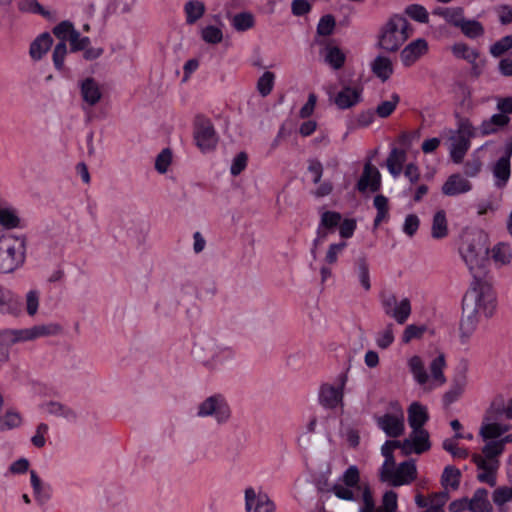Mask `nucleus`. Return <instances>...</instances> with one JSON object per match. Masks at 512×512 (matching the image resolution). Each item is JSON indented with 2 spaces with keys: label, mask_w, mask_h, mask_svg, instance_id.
I'll use <instances>...</instances> for the list:
<instances>
[{
  "label": "nucleus",
  "mask_w": 512,
  "mask_h": 512,
  "mask_svg": "<svg viewBox=\"0 0 512 512\" xmlns=\"http://www.w3.org/2000/svg\"><path fill=\"white\" fill-rule=\"evenodd\" d=\"M488 248L481 235H466L460 247V254L474 280L462 300V335L470 336L476 329L479 316L491 317L495 310V295L489 284L479 277L486 260Z\"/></svg>",
  "instance_id": "f257e3e1"
},
{
  "label": "nucleus",
  "mask_w": 512,
  "mask_h": 512,
  "mask_svg": "<svg viewBox=\"0 0 512 512\" xmlns=\"http://www.w3.org/2000/svg\"><path fill=\"white\" fill-rule=\"evenodd\" d=\"M331 492L340 500H359L358 512H397V493L393 490L385 492L381 505L377 507L372 488L368 483L361 482L360 470L356 465H350L343 472Z\"/></svg>",
  "instance_id": "f03ea898"
},
{
  "label": "nucleus",
  "mask_w": 512,
  "mask_h": 512,
  "mask_svg": "<svg viewBox=\"0 0 512 512\" xmlns=\"http://www.w3.org/2000/svg\"><path fill=\"white\" fill-rule=\"evenodd\" d=\"M412 33L413 29L408 20L395 14L381 27L377 45L386 52H396Z\"/></svg>",
  "instance_id": "7ed1b4c3"
},
{
  "label": "nucleus",
  "mask_w": 512,
  "mask_h": 512,
  "mask_svg": "<svg viewBox=\"0 0 512 512\" xmlns=\"http://www.w3.org/2000/svg\"><path fill=\"white\" fill-rule=\"evenodd\" d=\"M25 252L24 236L11 233L0 236V273H11L22 266Z\"/></svg>",
  "instance_id": "20e7f679"
},
{
  "label": "nucleus",
  "mask_w": 512,
  "mask_h": 512,
  "mask_svg": "<svg viewBox=\"0 0 512 512\" xmlns=\"http://www.w3.org/2000/svg\"><path fill=\"white\" fill-rule=\"evenodd\" d=\"M449 153L452 161L459 164L463 161L471 146V139L477 136V129L469 119L460 118L456 130H449Z\"/></svg>",
  "instance_id": "39448f33"
},
{
  "label": "nucleus",
  "mask_w": 512,
  "mask_h": 512,
  "mask_svg": "<svg viewBox=\"0 0 512 512\" xmlns=\"http://www.w3.org/2000/svg\"><path fill=\"white\" fill-rule=\"evenodd\" d=\"M60 331L56 324L35 325L25 329H6L0 333V342L4 345H12L17 342L30 341L39 337L54 335Z\"/></svg>",
  "instance_id": "423d86ee"
},
{
  "label": "nucleus",
  "mask_w": 512,
  "mask_h": 512,
  "mask_svg": "<svg viewBox=\"0 0 512 512\" xmlns=\"http://www.w3.org/2000/svg\"><path fill=\"white\" fill-rule=\"evenodd\" d=\"M197 416L201 418L213 417L218 424H223L230 419L231 409L223 395L214 394L198 405Z\"/></svg>",
  "instance_id": "0eeeda50"
},
{
  "label": "nucleus",
  "mask_w": 512,
  "mask_h": 512,
  "mask_svg": "<svg viewBox=\"0 0 512 512\" xmlns=\"http://www.w3.org/2000/svg\"><path fill=\"white\" fill-rule=\"evenodd\" d=\"M416 477L417 468L413 460L404 461L397 467L390 466L385 470L379 471L380 480L394 487L408 485L413 482Z\"/></svg>",
  "instance_id": "6e6552de"
},
{
  "label": "nucleus",
  "mask_w": 512,
  "mask_h": 512,
  "mask_svg": "<svg viewBox=\"0 0 512 512\" xmlns=\"http://www.w3.org/2000/svg\"><path fill=\"white\" fill-rule=\"evenodd\" d=\"M375 421L388 437H400L405 431L404 411L398 403H392L391 411L375 417Z\"/></svg>",
  "instance_id": "1a4fd4ad"
},
{
  "label": "nucleus",
  "mask_w": 512,
  "mask_h": 512,
  "mask_svg": "<svg viewBox=\"0 0 512 512\" xmlns=\"http://www.w3.org/2000/svg\"><path fill=\"white\" fill-rule=\"evenodd\" d=\"M381 305L384 313L401 325L408 320L412 312L411 302L408 298L398 300L391 293L382 295Z\"/></svg>",
  "instance_id": "9d476101"
},
{
  "label": "nucleus",
  "mask_w": 512,
  "mask_h": 512,
  "mask_svg": "<svg viewBox=\"0 0 512 512\" xmlns=\"http://www.w3.org/2000/svg\"><path fill=\"white\" fill-rule=\"evenodd\" d=\"M245 512H275L276 505L261 488L252 486L244 490Z\"/></svg>",
  "instance_id": "9b49d317"
},
{
  "label": "nucleus",
  "mask_w": 512,
  "mask_h": 512,
  "mask_svg": "<svg viewBox=\"0 0 512 512\" xmlns=\"http://www.w3.org/2000/svg\"><path fill=\"white\" fill-rule=\"evenodd\" d=\"M194 140L202 152L213 150L217 145V136L209 119L197 117L194 127Z\"/></svg>",
  "instance_id": "f8f14e48"
},
{
  "label": "nucleus",
  "mask_w": 512,
  "mask_h": 512,
  "mask_svg": "<svg viewBox=\"0 0 512 512\" xmlns=\"http://www.w3.org/2000/svg\"><path fill=\"white\" fill-rule=\"evenodd\" d=\"M339 386L334 387L330 384H323L319 389V403L326 409H334L343 401V388L347 382V374L339 376Z\"/></svg>",
  "instance_id": "ddd939ff"
},
{
  "label": "nucleus",
  "mask_w": 512,
  "mask_h": 512,
  "mask_svg": "<svg viewBox=\"0 0 512 512\" xmlns=\"http://www.w3.org/2000/svg\"><path fill=\"white\" fill-rule=\"evenodd\" d=\"M502 443L498 440L489 441L482 448V454H474L473 462L478 469L497 470L499 462L496 459L503 453Z\"/></svg>",
  "instance_id": "4468645a"
},
{
  "label": "nucleus",
  "mask_w": 512,
  "mask_h": 512,
  "mask_svg": "<svg viewBox=\"0 0 512 512\" xmlns=\"http://www.w3.org/2000/svg\"><path fill=\"white\" fill-rule=\"evenodd\" d=\"M342 216L338 212L325 211L321 215L320 224L317 229V236L313 241V248L311 253L315 257L316 248L325 242L328 233L334 231V229L340 224Z\"/></svg>",
  "instance_id": "2eb2a0df"
},
{
  "label": "nucleus",
  "mask_w": 512,
  "mask_h": 512,
  "mask_svg": "<svg viewBox=\"0 0 512 512\" xmlns=\"http://www.w3.org/2000/svg\"><path fill=\"white\" fill-rule=\"evenodd\" d=\"M429 433L426 429L420 428L412 430L409 438L402 441L401 449L404 454L415 452L421 454L430 449Z\"/></svg>",
  "instance_id": "dca6fc26"
},
{
  "label": "nucleus",
  "mask_w": 512,
  "mask_h": 512,
  "mask_svg": "<svg viewBox=\"0 0 512 512\" xmlns=\"http://www.w3.org/2000/svg\"><path fill=\"white\" fill-rule=\"evenodd\" d=\"M428 52V43L423 38L410 42L400 53V59L405 67H411Z\"/></svg>",
  "instance_id": "f3484780"
},
{
  "label": "nucleus",
  "mask_w": 512,
  "mask_h": 512,
  "mask_svg": "<svg viewBox=\"0 0 512 512\" xmlns=\"http://www.w3.org/2000/svg\"><path fill=\"white\" fill-rule=\"evenodd\" d=\"M381 186V175L379 170L373 166L370 162L364 165L363 173L357 183V189L360 192H365L370 189L372 192H376Z\"/></svg>",
  "instance_id": "a211bd4d"
},
{
  "label": "nucleus",
  "mask_w": 512,
  "mask_h": 512,
  "mask_svg": "<svg viewBox=\"0 0 512 512\" xmlns=\"http://www.w3.org/2000/svg\"><path fill=\"white\" fill-rule=\"evenodd\" d=\"M472 184L461 174L450 175L442 185L441 191L445 196L453 197L471 191Z\"/></svg>",
  "instance_id": "6ab92c4d"
},
{
  "label": "nucleus",
  "mask_w": 512,
  "mask_h": 512,
  "mask_svg": "<svg viewBox=\"0 0 512 512\" xmlns=\"http://www.w3.org/2000/svg\"><path fill=\"white\" fill-rule=\"evenodd\" d=\"M491 411H488L485 415L483 422L480 427L479 434L483 438V440H492L499 438L501 435L510 430V425L500 424L496 422H492V417L490 416Z\"/></svg>",
  "instance_id": "aec40b11"
},
{
  "label": "nucleus",
  "mask_w": 512,
  "mask_h": 512,
  "mask_svg": "<svg viewBox=\"0 0 512 512\" xmlns=\"http://www.w3.org/2000/svg\"><path fill=\"white\" fill-rule=\"evenodd\" d=\"M362 100V89L358 87H344L341 91H339L335 98L334 102L339 109H348L356 104H358Z\"/></svg>",
  "instance_id": "412c9836"
},
{
  "label": "nucleus",
  "mask_w": 512,
  "mask_h": 512,
  "mask_svg": "<svg viewBox=\"0 0 512 512\" xmlns=\"http://www.w3.org/2000/svg\"><path fill=\"white\" fill-rule=\"evenodd\" d=\"M80 91L83 101L90 107L95 106L102 98L99 84L92 77H88L81 82Z\"/></svg>",
  "instance_id": "4be33fe9"
},
{
  "label": "nucleus",
  "mask_w": 512,
  "mask_h": 512,
  "mask_svg": "<svg viewBox=\"0 0 512 512\" xmlns=\"http://www.w3.org/2000/svg\"><path fill=\"white\" fill-rule=\"evenodd\" d=\"M429 419L427 408L418 402H413L408 408V423L412 430L423 428Z\"/></svg>",
  "instance_id": "5701e85b"
},
{
  "label": "nucleus",
  "mask_w": 512,
  "mask_h": 512,
  "mask_svg": "<svg viewBox=\"0 0 512 512\" xmlns=\"http://www.w3.org/2000/svg\"><path fill=\"white\" fill-rule=\"evenodd\" d=\"M492 174L495 179V186L497 188L505 187L511 175L510 160L500 157L492 166Z\"/></svg>",
  "instance_id": "b1692460"
},
{
  "label": "nucleus",
  "mask_w": 512,
  "mask_h": 512,
  "mask_svg": "<svg viewBox=\"0 0 512 512\" xmlns=\"http://www.w3.org/2000/svg\"><path fill=\"white\" fill-rule=\"evenodd\" d=\"M234 353L228 347H216L213 350L211 359L207 360L204 364L211 370H216L224 366L227 362L233 359Z\"/></svg>",
  "instance_id": "393cba45"
},
{
  "label": "nucleus",
  "mask_w": 512,
  "mask_h": 512,
  "mask_svg": "<svg viewBox=\"0 0 512 512\" xmlns=\"http://www.w3.org/2000/svg\"><path fill=\"white\" fill-rule=\"evenodd\" d=\"M53 39L49 33H42L30 45V56L34 60H40L52 46Z\"/></svg>",
  "instance_id": "a878e982"
},
{
  "label": "nucleus",
  "mask_w": 512,
  "mask_h": 512,
  "mask_svg": "<svg viewBox=\"0 0 512 512\" xmlns=\"http://www.w3.org/2000/svg\"><path fill=\"white\" fill-rule=\"evenodd\" d=\"M471 512H492V505L488 500V491L484 488L477 489L469 500Z\"/></svg>",
  "instance_id": "bb28decb"
},
{
  "label": "nucleus",
  "mask_w": 512,
  "mask_h": 512,
  "mask_svg": "<svg viewBox=\"0 0 512 512\" xmlns=\"http://www.w3.org/2000/svg\"><path fill=\"white\" fill-rule=\"evenodd\" d=\"M406 152L405 150L393 148L387 158L386 164L389 172L397 177L400 175L403 164L406 161Z\"/></svg>",
  "instance_id": "cd10ccee"
},
{
  "label": "nucleus",
  "mask_w": 512,
  "mask_h": 512,
  "mask_svg": "<svg viewBox=\"0 0 512 512\" xmlns=\"http://www.w3.org/2000/svg\"><path fill=\"white\" fill-rule=\"evenodd\" d=\"M373 73L383 82L388 80L393 73V65L391 60L386 56H377L372 65Z\"/></svg>",
  "instance_id": "c85d7f7f"
},
{
  "label": "nucleus",
  "mask_w": 512,
  "mask_h": 512,
  "mask_svg": "<svg viewBox=\"0 0 512 512\" xmlns=\"http://www.w3.org/2000/svg\"><path fill=\"white\" fill-rule=\"evenodd\" d=\"M448 235V222L444 210L437 211L433 216L431 236L434 239H443Z\"/></svg>",
  "instance_id": "c756f323"
},
{
  "label": "nucleus",
  "mask_w": 512,
  "mask_h": 512,
  "mask_svg": "<svg viewBox=\"0 0 512 512\" xmlns=\"http://www.w3.org/2000/svg\"><path fill=\"white\" fill-rule=\"evenodd\" d=\"M41 409L46 414L63 417L67 420L76 419V414L71 408L66 407L58 402H47L41 406Z\"/></svg>",
  "instance_id": "7c9ffc66"
},
{
  "label": "nucleus",
  "mask_w": 512,
  "mask_h": 512,
  "mask_svg": "<svg viewBox=\"0 0 512 512\" xmlns=\"http://www.w3.org/2000/svg\"><path fill=\"white\" fill-rule=\"evenodd\" d=\"M466 387L465 376H460L454 379L450 389L443 395V402L445 406L451 405L453 402L463 394Z\"/></svg>",
  "instance_id": "2f4dec72"
},
{
  "label": "nucleus",
  "mask_w": 512,
  "mask_h": 512,
  "mask_svg": "<svg viewBox=\"0 0 512 512\" xmlns=\"http://www.w3.org/2000/svg\"><path fill=\"white\" fill-rule=\"evenodd\" d=\"M187 24H194L205 13V5L199 0H190L184 5Z\"/></svg>",
  "instance_id": "473e14b6"
},
{
  "label": "nucleus",
  "mask_w": 512,
  "mask_h": 512,
  "mask_svg": "<svg viewBox=\"0 0 512 512\" xmlns=\"http://www.w3.org/2000/svg\"><path fill=\"white\" fill-rule=\"evenodd\" d=\"M492 259L499 266L510 264L512 260V249L507 243H498L492 248Z\"/></svg>",
  "instance_id": "72a5a7b5"
},
{
  "label": "nucleus",
  "mask_w": 512,
  "mask_h": 512,
  "mask_svg": "<svg viewBox=\"0 0 512 512\" xmlns=\"http://www.w3.org/2000/svg\"><path fill=\"white\" fill-rule=\"evenodd\" d=\"M408 366L417 383H419L420 385H424L427 383L428 374L425 370L423 361L419 356L411 357L408 361Z\"/></svg>",
  "instance_id": "f704fd0d"
},
{
  "label": "nucleus",
  "mask_w": 512,
  "mask_h": 512,
  "mask_svg": "<svg viewBox=\"0 0 512 512\" xmlns=\"http://www.w3.org/2000/svg\"><path fill=\"white\" fill-rule=\"evenodd\" d=\"M445 366L446 361L444 354H439L430 363L431 376L433 381H435L437 385H443L444 383H446V378L443 374V369L445 368Z\"/></svg>",
  "instance_id": "c9c22d12"
},
{
  "label": "nucleus",
  "mask_w": 512,
  "mask_h": 512,
  "mask_svg": "<svg viewBox=\"0 0 512 512\" xmlns=\"http://www.w3.org/2000/svg\"><path fill=\"white\" fill-rule=\"evenodd\" d=\"M459 28L461 29L462 33L470 39L481 37L485 32L483 25L477 20L464 19Z\"/></svg>",
  "instance_id": "e433bc0d"
},
{
  "label": "nucleus",
  "mask_w": 512,
  "mask_h": 512,
  "mask_svg": "<svg viewBox=\"0 0 512 512\" xmlns=\"http://www.w3.org/2000/svg\"><path fill=\"white\" fill-rule=\"evenodd\" d=\"M451 50L455 57L464 59L469 63H474L479 56L475 49L465 43H456L452 46Z\"/></svg>",
  "instance_id": "4c0bfd02"
},
{
  "label": "nucleus",
  "mask_w": 512,
  "mask_h": 512,
  "mask_svg": "<svg viewBox=\"0 0 512 512\" xmlns=\"http://www.w3.org/2000/svg\"><path fill=\"white\" fill-rule=\"evenodd\" d=\"M402 442L397 440H387L381 447V453L385 457V461L382 464L380 470H385L390 466H395V460L393 457V450L395 448H401Z\"/></svg>",
  "instance_id": "58836bf2"
},
{
  "label": "nucleus",
  "mask_w": 512,
  "mask_h": 512,
  "mask_svg": "<svg viewBox=\"0 0 512 512\" xmlns=\"http://www.w3.org/2000/svg\"><path fill=\"white\" fill-rule=\"evenodd\" d=\"M345 54L335 46L326 47L325 61L334 69H340L345 63Z\"/></svg>",
  "instance_id": "ea45409f"
},
{
  "label": "nucleus",
  "mask_w": 512,
  "mask_h": 512,
  "mask_svg": "<svg viewBox=\"0 0 512 512\" xmlns=\"http://www.w3.org/2000/svg\"><path fill=\"white\" fill-rule=\"evenodd\" d=\"M356 273L362 287L369 291L371 288L369 265L365 257H360L356 260Z\"/></svg>",
  "instance_id": "a19ab883"
},
{
  "label": "nucleus",
  "mask_w": 512,
  "mask_h": 512,
  "mask_svg": "<svg viewBox=\"0 0 512 512\" xmlns=\"http://www.w3.org/2000/svg\"><path fill=\"white\" fill-rule=\"evenodd\" d=\"M460 476L461 473L459 469L453 466H447L442 473L441 483L445 488L451 487L452 489H457L460 484Z\"/></svg>",
  "instance_id": "79ce46f5"
},
{
  "label": "nucleus",
  "mask_w": 512,
  "mask_h": 512,
  "mask_svg": "<svg viewBox=\"0 0 512 512\" xmlns=\"http://www.w3.org/2000/svg\"><path fill=\"white\" fill-rule=\"evenodd\" d=\"M399 102H400V96L397 93H393L390 96L389 100L381 102L376 107L375 113L380 118H387L394 112V110L396 109Z\"/></svg>",
  "instance_id": "37998d69"
},
{
  "label": "nucleus",
  "mask_w": 512,
  "mask_h": 512,
  "mask_svg": "<svg viewBox=\"0 0 512 512\" xmlns=\"http://www.w3.org/2000/svg\"><path fill=\"white\" fill-rule=\"evenodd\" d=\"M254 16L249 12H242L234 15L232 26L237 31H246L254 26Z\"/></svg>",
  "instance_id": "c03bdc74"
},
{
  "label": "nucleus",
  "mask_w": 512,
  "mask_h": 512,
  "mask_svg": "<svg viewBox=\"0 0 512 512\" xmlns=\"http://www.w3.org/2000/svg\"><path fill=\"white\" fill-rule=\"evenodd\" d=\"M30 480H31V485L33 487L34 494H35L36 498L41 503L47 501L50 497L49 489L43 486L41 479L38 477L37 473L33 470L30 471Z\"/></svg>",
  "instance_id": "a18cd8bd"
},
{
  "label": "nucleus",
  "mask_w": 512,
  "mask_h": 512,
  "mask_svg": "<svg viewBox=\"0 0 512 512\" xmlns=\"http://www.w3.org/2000/svg\"><path fill=\"white\" fill-rule=\"evenodd\" d=\"M275 74L270 71H266L257 81V90L261 96H268L274 87Z\"/></svg>",
  "instance_id": "49530a36"
},
{
  "label": "nucleus",
  "mask_w": 512,
  "mask_h": 512,
  "mask_svg": "<svg viewBox=\"0 0 512 512\" xmlns=\"http://www.w3.org/2000/svg\"><path fill=\"white\" fill-rule=\"evenodd\" d=\"M77 30L74 28L73 24L70 21H62L58 25H56L53 29V34L60 40V42L66 43L68 40L72 38L73 32Z\"/></svg>",
  "instance_id": "de8ad7c7"
},
{
  "label": "nucleus",
  "mask_w": 512,
  "mask_h": 512,
  "mask_svg": "<svg viewBox=\"0 0 512 512\" xmlns=\"http://www.w3.org/2000/svg\"><path fill=\"white\" fill-rule=\"evenodd\" d=\"M394 341V325L389 323L377 334L376 343L381 349L388 348Z\"/></svg>",
  "instance_id": "09e8293b"
},
{
  "label": "nucleus",
  "mask_w": 512,
  "mask_h": 512,
  "mask_svg": "<svg viewBox=\"0 0 512 512\" xmlns=\"http://www.w3.org/2000/svg\"><path fill=\"white\" fill-rule=\"evenodd\" d=\"M405 13L413 20L420 23H427L429 15L424 6L411 4L405 8Z\"/></svg>",
  "instance_id": "8fccbe9b"
},
{
  "label": "nucleus",
  "mask_w": 512,
  "mask_h": 512,
  "mask_svg": "<svg viewBox=\"0 0 512 512\" xmlns=\"http://www.w3.org/2000/svg\"><path fill=\"white\" fill-rule=\"evenodd\" d=\"M20 423V415L15 411L8 410L3 416H0V431L15 428L19 426Z\"/></svg>",
  "instance_id": "3c124183"
},
{
  "label": "nucleus",
  "mask_w": 512,
  "mask_h": 512,
  "mask_svg": "<svg viewBox=\"0 0 512 512\" xmlns=\"http://www.w3.org/2000/svg\"><path fill=\"white\" fill-rule=\"evenodd\" d=\"M510 49H512V35H507L496 41L490 47V53L494 57H500Z\"/></svg>",
  "instance_id": "603ef678"
},
{
  "label": "nucleus",
  "mask_w": 512,
  "mask_h": 512,
  "mask_svg": "<svg viewBox=\"0 0 512 512\" xmlns=\"http://www.w3.org/2000/svg\"><path fill=\"white\" fill-rule=\"evenodd\" d=\"M202 39L209 44H218L223 39V33L221 29L209 25L202 29L201 31Z\"/></svg>",
  "instance_id": "864d4df0"
},
{
  "label": "nucleus",
  "mask_w": 512,
  "mask_h": 512,
  "mask_svg": "<svg viewBox=\"0 0 512 512\" xmlns=\"http://www.w3.org/2000/svg\"><path fill=\"white\" fill-rule=\"evenodd\" d=\"M448 22L456 27H460V24L464 21L463 9L462 8H445L440 13Z\"/></svg>",
  "instance_id": "5fc2aeb1"
},
{
  "label": "nucleus",
  "mask_w": 512,
  "mask_h": 512,
  "mask_svg": "<svg viewBox=\"0 0 512 512\" xmlns=\"http://www.w3.org/2000/svg\"><path fill=\"white\" fill-rule=\"evenodd\" d=\"M493 502L497 506H502L512 500V488L507 486L498 487L492 495Z\"/></svg>",
  "instance_id": "6e6d98bb"
},
{
  "label": "nucleus",
  "mask_w": 512,
  "mask_h": 512,
  "mask_svg": "<svg viewBox=\"0 0 512 512\" xmlns=\"http://www.w3.org/2000/svg\"><path fill=\"white\" fill-rule=\"evenodd\" d=\"M426 331L425 326H418L415 324L408 325L402 335V341L403 343H409L413 339H419L423 336L424 332Z\"/></svg>",
  "instance_id": "4d7b16f0"
},
{
  "label": "nucleus",
  "mask_w": 512,
  "mask_h": 512,
  "mask_svg": "<svg viewBox=\"0 0 512 512\" xmlns=\"http://www.w3.org/2000/svg\"><path fill=\"white\" fill-rule=\"evenodd\" d=\"M347 246V243L345 241H342L340 243L331 244L327 250L326 256H325V262L329 265H333L337 262L339 254L342 253V251Z\"/></svg>",
  "instance_id": "13d9d810"
},
{
  "label": "nucleus",
  "mask_w": 512,
  "mask_h": 512,
  "mask_svg": "<svg viewBox=\"0 0 512 512\" xmlns=\"http://www.w3.org/2000/svg\"><path fill=\"white\" fill-rule=\"evenodd\" d=\"M172 160V153L167 149H163L161 153L157 156L155 161V169L159 173H165L168 170V167Z\"/></svg>",
  "instance_id": "bf43d9fd"
},
{
  "label": "nucleus",
  "mask_w": 512,
  "mask_h": 512,
  "mask_svg": "<svg viewBox=\"0 0 512 512\" xmlns=\"http://www.w3.org/2000/svg\"><path fill=\"white\" fill-rule=\"evenodd\" d=\"M443 449L449 452L453 457L464 459L468 456V452L464 448L458 447L454 439H446L443 441Z\"/></svg>",
  "instance_id": "052dcab7"
},
{
  "label": "nucleus",
  "mask_w": 512,
  "mask_h": 512,
  "mask_svg": "<svg viewBox=\"0 0 512 512\" xmlns=\"http://www.w3.org/2000/svg\"><path fill=\"white\" fill-rule=\"evenodd\" d=\"M67 54V46L64 42H59L53 50V63L58 70H62L64 67V59Z\"/></svg>",
  "instance_id": "680f3d73"
},
{
  "label": "nucleus",
  "mask_w": 512,
  "mask_h": 512,
  "mask_svg": "<svg viewBox=\"0 0 512 512\" xmlns=\"http://www.w3.org/2000/svg\"><path fill=\"white\" fill-rule=\"evenodd\" d=\"M335 27V19L332 15L323 16L318 25H317V33L322 36L330 35Z\"/></svg>",
  "instance_id": "e2e57ef3"
},
{
  "label": "nucleus",
  "mask_w": 512,
  "mask_h": 512,
  "mask_svg": "<svg viewBox=\"0 0 512 512\" xmlns=\"http://www.w3.org/2000/svg\"><path fill=\"white\" fill-rule=\"evenodd\" d=\"M19 9L23 12H31L47 16L48 12L40 5L37 0H22L19 2Z\"/></svg>",
  "instance_id": "0e129e2a"
},
{
  "label": "nucleus",
  "mask_w": 512,
  "mask_h": 512,
  "mask_svg": "<svg viewBox=\"0 0 512 512\" xmlns=\"http://www.w3.org/2000/svg\"><path fill=\"white\" fill-rule=\"evenodd\" d=\"M39 306V292L36 290H30L26 294V311L30 316L36 314Z\"/></svg>",
  "instance_id": "69168bd1"
},
{
  "label": "nucleus",
  "mask_w": 512,
  "mask_h": 512,
  "mask_svg": "<svg viewBox=\"0 0 512 512\" xmlns=\"http://www.w3.org/2000/svg\"><path fill=\"white\" fill-rule=\"evenodd\" d=\"M248 157L245 152H240L237 154V156L234 158L230 172L233 176L239 175L247 166Z\"/></svg>",
  "instance_id": "338daca9"
},
{
  "label": "nucleus",
  "mask_w": 512,
  "mask_h": 512,
  "mask_svg": "<svg viewBox=\"0 0 512 512\" xmlns=\"http://www.w3.org/2000/svg\"><path fill=\"white\" fill-rule=\"evenodd\" d=\"M90 44L88 37H81L78 31L73 32L72 38L70 39V47L72 52L84 50Z\"/></svg>",
  "instance_id": "774afa93"
}]
</instances>
